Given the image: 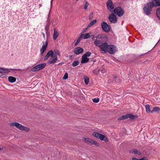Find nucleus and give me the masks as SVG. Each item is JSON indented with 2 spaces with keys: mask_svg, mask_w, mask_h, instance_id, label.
Segmentation results:
<instances>
[{
  "mask_svg": "<svg viewBox=\"0 0 160 160\" xmlns=\"http://www.w3.org/2000/svg\"><path fill=\"white\" fill-rule=\"evenodd\" d=\"M154 7H160V0H152V2H148L143 8L145 13L147 15H149Z\"/></svg>",
  "mask_w": 160,
  "mask_h": 160,
  "instance_id": "nucleus-1",
  "label": "nucleus"
},
{
  "mask_svg": "<svg viewBox=\"0 0 160 160\" xmlns=\"http://www.w3.org/2000/svg\"><path fill=\"white\" fill-rule=\"evenodd\" d=\"M46 65L45 63L39 64L32 68L31 71L33 72L39 71L44 68Z\"/></svg>",
  "mask_w": 160,
  "mask_h": 160,
  "instance_id": "nucleus-2",
  "label": "nucleus"
},
{
  "mask_svg": "<svg viewBox=\"0 0 160 160\" xmlns=\"http://www.w3.org/2000/svg\"><path fill=\"white\" fill-rule=\"evenodd\" d=\"M114 13L119 17H121L124 14V10L120 7H116L113 10Z\"/></svg>",
  "mask_w": 160,
  "mask_h": 160,
  "instance_id": "nucleus-3",
  "label": "nucleus"
},
{
  "mask_svg": "<svg viewBox=\"0 0 160 160\" xmlns=\"http://www.w3.org/2000/svg\"><path fill=\"white\" fill-rule=\"evenodd\" d=\"M109 45L107 42H105L99 46L100 50L103 53H106L108 49Z\"/></svg>",
  "mask_w": 160,
  "mask_h": 160,
  "instance_id": "nucleus-4",
  "label": "nucleus"
},
{
  "mask_svg": "<svg viewBox=\"0 0 160 160\" xmlns=\"http://www.w3.org/2000/svg\"><path fill=\"white\" fill-rule=\"evenodd\" d=\"M101 27L102 30L106 32H108L110 31V26L106 22H103L102 23Z\"/></svg>",
  "mask_w": 160,
  "mask_h": 160,
  "instance_id": "nucleus-5",
  "label": "nucleus"
},
{
  "mask_svg": "<svg viewBox=\"0 0 160 160\" xmlns=\"http://www.w3.org/2000/svg\"><path fill=\"white\" fill-rule=\"evenodd\" d=\"M84 141L88 143L91 145H94L95 146L97 147L99 146V144L96 141L93 140L92 139L84 138Z\"/></svg>",
  "mask_w": 160,
  "mask_h": 160,
  "instance_id": "nucleus-6",
  "label": "nucleus"
},
{
  "mask_svg": "<svg viewBox=\"0 0 160 160\" xmlns=\"http://www.w3.org/2000/svg\"><path fill=\"white\" fill-rule=\"evenodd\" d=\"M116 47V46L113 45H109L107 52L112 54H114L117 51L115 48Z\"/></svg>",
  "mask_w": 160,
  "mask_h": 160,
  "instance_id": "nucleus-7",
  "label": "nucleus"
},
{
  "mask_svg": "<svg viewBox=\"0 0 160 160\" xmlns=\"http://www.w3.org/2000/svg\"><path fill=\"white\" fill-rule=\"evenodd\" d=\"M84 52L83 49L81 47H78L74 48L72 51V52H74L75 55H78Z\"/></svg>",
  "mask_w": 160,
  "mask_h": 160,
  "instance_id": "nucleus-8",
  "label": "nucleus"
},
{
  "mask_svg": "<svg viewBox=\"0 0 160 160\" xmlns=\"http://www.w3.org/2000/svg\"><path fill=\"white\" fill-rule=\"evenodd\" d=\"M109 21L112 23H115L117 22V18L116 15L113 13H112L108 17Z\"/></svg>",
  "mask_w": 160,
  "mask_h": 160,
  "instance_id": "nucleus-9",
  "label": "nucleus"
},
{
  "mask_svg": "<svg viewBox=\"0 0 160 160\" xmlns=\"http://www.w3.org/2000/svg\"><path fill=\"white\" fill-rule=\"evenodd\" d=\"M108 9L110 11L114 8V6L112 0H108L106 3Z\"/></svg>",
  "mask_w": 160,
  "mask_h": 160,
  "instance_id": "nucleus-10",
  "label": "nucleus"
},
{
  "mask_svg": "<svg viewBox=\"0 0 160 160\" xmlns=\"http://www.w3.org/2000/svg\"><path fill=\"white\" fill-rule=\"evenodd\" d=\"M44 43L45 42H42L43 46L42 47V48L40 50V54L41 55H42L45 52L48 45V42L47 41L45 42V44H44Z\"/></svg>",
  "mask_w": 160,
  "mask_h": 160,
  "instance_id": "nucleus-11",
  "label": "nucleus"
},
{
  "mask_svg": "<svg viewBox=\"0 0 160 160\" xmlns=\"http://www.w3.org/2000/svg\"><path fill=\"white\" fill-rule=\"evenodd\" d=\"M10 125L12 127L15 126L17 128H18V129L21 130H22L23 126L21 124L17 122L11 123L10 124Z\"/></svg>",
  "mask_w": 160,
  "mask_h": 160,
  "instance_id": "nucleus-12",
  "label": "nucleus"
},
{
  "mask_svg": "<svg viewBox=\"0 0 160 160\" xmlns=\"http://www.w3.org/2000/svg\"><path fill=\"white\" fill-rule=\"evenodd\" d=\"M54 54V52L52 50L49 51L47 53L45 57L44 58V60L45 61L48 58L51 56L52 57Z\"/></svg>",
  "mask_w": 160,
  "mask_h": 160,
  "instance_id": "nucleus-13",
  "label": "nucleus"
},
{
  "mask_svg": "<svg viewBox=\"0 0 160 160\" xmlns=\"http://www.w3.org/2000/svg\"><path fill=\"white\" fill-rule=\"evenodd\" d=\"M89 58L88 57L82 55V57L81 63H86L89 62Z\"/></svg>",
  "mask_w": 160,
  "mask_h": 160,
  "instance_id": "nucleus-14",
  "label": "nucleus"
},
{
  "mask_svg": "<svg viewBox=\"0 0 160 160\" xmlns=\"http://www.w3.org/2000/svg\"><path fill=\"white\" fill-rule=\"evenodd\" d=\"M2 73H7L8 72H10V71H9V70H15V71H20L21 70L20 69H4L2 68Z\"/></svg>",
  "mask_w": 160,
  "mask_h": 160,
  "instance_id": "nucleus-15",
  "label": "nucleus"
},
{
  "mask_svg": "<svg viewBox=\"0 0 160 160\" xmlns=\"http://www.w3.org/2000/svg\"><path fill=\"white\" fill-rule=\"evenodd\" d=\"M99 139L101 141H104L105 142H107L108 141L107 137L102 134H101Z\"/></svg>",
  "mask_w": 160,
  "mask_h": 160,
  "instance_id": "nucleus-16",
  "label": "nucleus"
},
{
  "mask_svg": "<svg viewBox=\"0 0 160 160\" xmlns=\"http://www.w3.org/2000/svg\"><path fill=\"white\" fill-rule=\"evenodd\" d=\"M100 38H102V40H103V42H107L108 41V37L105 34H102L100 35Z\"/></svg>",
  "mask_w": 160,
  "mask_h": 160,
  "instance_id": "nucleus-17",
  "label": "nucleus"
},
{
  "mask_svg": "<svg viewBox=\"0 0 160 160\" xmlns=\"http://www.w3.org/2000/svg\"><path fill=\"white\" fill-rule=\"evenodd\" d=\"M53 30L54 33L53 35V39L54 40H55L58 37L59 34L55 28H54L53 29Z\"/></svg>",
  "mask_w": 160,
  "mask_h": 160,
  "instance_id": "nucleus-18",
  "label": "nucleus"
},
{
  "mask_svg": "<svg viewBox=\"0 0 160 160\" xmlns=\"http://www.w3.org/2000/svg\"><path fill=\"white\" fill-rule=\"evenodd\" d=\"M8 81L11 83H13L16 81V78L13 77L9 76L8 78Z\"/></svg>",
  "mask_w": 160,
  "mask_h": 160,
  "instance_id": "nucleus-19",
  "label": "nucleus"
},
{
  "mask_svg": "<svg viewBox=\"0 0 160 160\" xmlns=\"http://www.w3.org/2000/svg\"><path fill=\"white\" fill-rule=\"evenodd\" d=\"M128 114H127L125 115H122V116L118 118V120L120 121L128 118Z\"/></svg>",
  "mask_w": 160,
  "mask_h": 160,
  "instance_id": "nucleus-20",
  "label": "nucleus"
},
{
  "mask_svg": "<svg viewBox=\"0 0 160 160\" xmlns=\"http://www.w3.org/2000/svg\"><path fill=\"white\" fill-rule=\"evenodd\" d=\"M128 118H130V119L133 120L137 118L138 116L137 115H133L132 114H128Z\"/></svg>",
  "mask_w": 160,
  "mask_h": 160,
  "instance_id": "nucleus-21",
  "label": "nucleus"
},
{
  "mask_svg": "<svg viewBox=\"0 0 160 160\" xmlns=\"http://www.w3.org/2000/svg\"><path fill=\"white\" fill-rule=\"evenodd\" d=\"M92 33L91 32H90L88 33H86L83 36V38L84 39L88 38L91 37L92 35Z\"/></svg>",
  "mask_w": 160,
  "mask_h": 160,
  "instance_id": "nucleus-22",
  "label": "nucleus"
},
{
  "mask_svg": "<svg viewBox=\"0 0 160 160\" xmlns=\"http://www.w3.org/2000/svg\"><path fill=\"white\" fill-rule=\"evenodd\" d=\"M82 36L83 34H81L78 37V39H77L76 42L75 44V46H76L78 45V43L80 41L81 38L82 37Z\"/></svg>",
  "mask_w": 160,
  "mask_h": 160,
  "instance_id": "nucleus-23",
  "label": "nucleus"
},
{
  "mask_svg": "<svg viewBox=\"0 0 160 160\" xmlns=\"http://www.w3.org/2000/svg\"><path fill=\"white\" fill-rule=\"evenodd\" d=\"M160 111V108L158 107H154L153 109L151 110V113H153V112H159Z\"/></svg>",
  "mask_w": 160,
  "mask_h": 160,
  "instance_id": "nucleus-24",
  "label": "nucleus"
},
{
  "mask_svg": "<svg viewBox=\"0 0 160 160\" xmlns=\"http://www.w3.org/2000/svg\"><path fill=\"white\" fill-rule=\"evenodd\" d=\"M97 20L94 19L88 25V28H89L90 27L93 26L97 22Z\"/></svg>",
  "mask_w": 160,
  "mask_h": 160,
  "instance_id": "nucleus-25",
  "label": "nucleus"
},
{
  "mask_svg": "<svg viewBox=\"0 0 160 160\" xmlns=\"http://www.w3.org/2000/svg\"><path fill=\"white\" fill-rule=\"evenodd\" d=\"M57 61L55 58H53L51 60H49L48 62V63L49 64L55 63Z\"/></svg>",
  "mask_w": 160,
  "mask_h": 160,
  "instance_id": "nucleus-26",
  "label": "nucleus"
},
{
  "mask_svg": "<svg viewBox=\"0 0 160 160\" xmlns=\"http://www.w3.org/2000/svg\"><path fill=\"white\" fill-rule=\"evenodd\" d=\"M101 133L96 132H94L92 133V135L95 137L99 139Z\"/></svg>",
  "mask_w": 160,
  "mask_h": 160,
  "instance_id": "nucleus-27",
  "label": "nucleus"
},
{
  "mask_svg": "<svg viewBox=\"0 0 160 160\" xmlns=\"http://www.w3.org/2000/svg\"><path fill=\"white\" fill-rule=\"evenodd\" d=\"M146 111L147 112H151V110L150 109V106L149 104H147L145 105Z\"/></svg>",
  "mask_w": 160,
  "mask_h": 160,
  "instance_id": "nucleus-28",
  "label": "nucleus"
},
{
  "mask_svg": "<svg viewBox=\"0 0 160 160\" xmlns=\"http://www.w3.org/2000/svg\"><path fill=\"white\" fill-rule=\"evenodd\" d=\"M156 13L157 16L160 20V8H158L156 10Z\"/></svg>",
  "mask_w": 160,
  "mask_h": 160,
  "instance_id": "nucleus-29",
  "label": "nucleus"
},
{
  "mask_svg": "<svg viewBox=\"0 0 160 160\" xmlns=\"http://www.w3.org/2000/svg\"><path fill=\"white\" fill-rule=\"evenodd\" d=\"M84 78L85 83L86 85H87L88 83V82L89 81V78L88 77H87L86 76H84Z\"/></svg>",
  "mask_w": 160,
  "mask_h": 160,
  "instance_id": "nucleus-30",
  "label": "nucleus"
},
{
  "mask_svg": "<svg viewBox=\"0 0 160 160\" xmlns=\"http://www.w3.org/2000/svg\"><path fill=\"white\" fill-rule=\"evenodd\" d=\"M79 63V61L78 60L74 61L72 64V66L74 67H76L78 65Z\"/></svg>",
  "mask_w": 160,
  "mask_h": 160,
  "instance_id": "nucleus-31",
  "label": "nucleus"
},
{
  "mask_svg": "<svg viewBox=\"0 0 160 160\" xmlns=\"http://www.w3.org/2000/svg\"><path fill=\"white\" fill-rule=\"evenodd\" d=\"M101 41H98L97 40H95L94 42V43L96 45V46H98L99 47V46L100 45H99L100 43H101Z\"/></svg>",
  "mask_w": 160,
  "mask_h": 160,
  "instance_id": "nucleus-32",
  "label": "nucleus"
},
{
  "mask_svg": "<svg viewBox=\"0 0 160 160\" xmlns=\"http://www.w3.org/2000/svg\"><path fill=\"white\" fill-rule=\"evenodd\" d=\"M91 53V52L88 51L86 52L83 55L85 57H89Z\"/></svg>",
  "mask_w": 160,
  "mask_h": 160,
  "instance_id": "nucleus-33",
  "label": "nucleus"
},
{
  "mask_svg": "<svg viewBox=\"0 0 160 160\" xmlns=\"http://www.w3.org/2000/svg\"><path fill=\"white\" fill-rule=\"evenodd\" d=\"M30 130L29 128L23 126L22 128V131H24L26 132H28Z\"/></svg>",
  "mask_w": 160,
  "mask_h": 160,
  "instance_id": "nucleus-34",
  "label": "nucleus"
},
{
  "mask_svg": "<svg viewBox=\"0 0 160 160\" xmlns=\"http://www.w3.org/2000/svg\"><path fill=\"white\" fill-rule=\"evenodd\" d=\"M93 73L95 74L97 76L98 73V69L96 68L93 70L92 71Z\"/></svg>",
  "mask_w": 160,
  "mask_h": 160,
  "instance_id": "nucleus-35",
  "label": "nucleus"
},
{
  "mask_svg": "<svg viewBox=\"0 0 160 160\" xmlns=\"http://www.w3.org/2000/svg\"><path fill=\"white\" fill-rule=\"evenodd\" d=\"M54 51L55 54L58 55L59 56L60 55V52L58 50H54Z\"/></svg>",
  "mask_w": 160,
  "mask_h": 160,
  "instance_id": "nucleus-36",
  "label": "nucleus"
},
{
  "mask_svg": "<svg viewBox=\"0 0 160 160\" xmlns=\"http://www.w3.org/2000/svg\"><path fill=\"white\" fill-rule=\"evenodd\" d=\"M133 152L135 154H138L139 155H140L141 153L140 152H138V150L136 149H134L133 150Z\"/></svg>",
  "mask_w": 160,
  "mask_h": 160,
  "instance_id": "nucleus-37",
  "label": "nucleus"
},
{
  "mask_svg": "<svg viewBox=\"0 0 160 160\" xmlns=\"http://www.w3.org/2000/svg\"><path fill=\"white\" fill-rule=\"evenodd\" d=\"M68 78V74L67 73H65L62 78L63 80H66Z\"/></svg>",
  "mask_w": 160,
  "mask_h": 160,
  "instance_id": "nucleus-38",
  "label": "nucleus"
},
{
  "mask_svg": "<svg viewBox=\"0 0 160 160\" xmlns=\"http://www.w3.org/2000/svg\"><path fill=\"white\" fill-rule=\"evenodd\" d=\"M93 102L95 103H98L99 102V98H94V99H92Z\"/></svg>",
  "mask_w": 160,
  "mask_h": 160,
  "instance_id": "nucleus-39",
  "label": "nucleus"
},
{
  "mask_svg": "<svg viewBox=\"0 0 160 160\" xmlns=\"http://www.w3.org/2000/svg\"><path fill=\"white\" fill-rule=\"evenodd\" d=\"M89 4L88 3L87 1H86L85 5L84 6V8L85 9H87L88 7V6Z\"/></svg>",
  "mask_w": 160,
  "mask_h": 160,
  "instance_id": "nucleus-40",
  "label": "nucleus"
},
{
  "mask_svg": "<svg viewBox=\"0 0 160 160\" xmlns=\"http://www.w3.org/2000/svg\"><path fill=\"white\" fill-rule=\"evenodd\" d=\"M93 12H91L89 15V19H91L93 17Z\"/></svg>",
  "mask_w": 160,
  "mask_h": 160,
  "instance_id": "nucleus-41",
  "label": "nucleus"
},
{
  "mask_svg": "<svg viewBox=\"0 0 160 160\" xmlns=\"http://www.w3.org/2000/svg\"><path fill=\"white\" fill-rule=\"evenodd\" d=\"M48 27H49V25L48 24H47L46 26V27H45V29L47 31V32H46V34H48V32H47V31L49 29Z\"/></svg>",
  "mask_w": 160,
  "mask_h": 160,
  "instance_id": "nucleus-42",
  "label": "nucleus"
},
{
  "mask_svg": "<svg viewBox=\"0 0 160 160\" xmlns=\"http://www.w3.org/2000/svg\"><path fill=\"white\" fill-rule=\"evenodd\" d=\"M75 54H74L73 55H71L70 56L69 58L70 60H72V59L75 56Z\"/></svg>",
  "mask_w": 160,
  "mask_h": 160,
  "instance_id": "nucleus-43",
  "label": "nucleus"
},
{
  "mask_svg": "<svg viewBox=\"0 0 160 160\" xmlns=\"http://www.w3.org/2000/svg\"><path fill=\"white\" fill-rule=\"evenodd\" d=\"M0 77L2 78H6V75L5 74H2L0 75Z\"/></svg>",
  "mask_w": 160,
  "mask_h": 160,
  "instance_id": "nucleus-44",
  "label": "nucleus"
},
{
  "mask_svg": "<svg viewBox=\"0 0 160 160\" xmlns=\"http://www.w3.org/2000/svg\"><path fill=\"white\" fill-rule=\"evenodd\" d=\"M88 26L86 28H85L82 31V33H83L84 32H86L87 31V30L88 29Z\"/></svg>",
  "mask_w": 160,
  "mask_h": 160,
  "instance_id": "nucleus-45",
  "label": "nucleus"
},
{
  "mask_svg": "<svg viewBox=\"0 0 160 160\" xmlns=\"http://www.w3.org/2000/svg\"><path fill=\"white\" fill-rule=\"evenodd\" d=\"M57 55L55 54L54 55L53 54V56L52 58H55L57 60H58V57H57Z\"/></svg>",
  "mask_w": 160,
  "mask_h": 160,
  "instance_id": "nucleus-46",
  "label": "nucleus"
},
{
  "mask_svg": "<svg viewBox=\"0 0 160 160\" xmlns=\"http://www.w3.org/2000/svg\"><path fill=\"white\" fill-rule=\"evenodd\" d=\"M141 160H148V158L145 157H143L142 158H141Z\"/></svg>",
  "mask_w": 160,
  "mask_h": 160,
  "instance_id": "nucleus-47",
  "label": "nucleus"
},
{
  "mask_svg": "<svg viewBox=\"0 0 160 160\" xmlns=\"http://www.w3.org/2000/svg\"><path fill=\"white\" fill-rule=\"evenodd\" d=\"M141 159H138L135 157H134L132 158V160H141Z\"/></svg>",
  "mask_w": 160,
  "mask_h": 160,
  "instance_id": "nucleus-48",
  "label": "nucleus"
},
{
  "mask_svg": "<svg viewBox=\"0 0 160 160\" xmlns=\"http://www.w3.org/2000/svg\"><path fill=\"white\" fill-rule=\"evenodd\" d=\"M147 52H146V53H144V54H141V55H140V56H138V58H139L140 57H141V56H143V55H145V54H146Z\"/></svg>",
  "mask_w": 160,
  "mask_h": 160,
  "instance_id": "nucleus-49",
  "label": "nucleus"
},
{
  "mask_svg": "<svg viewBox=\"0 0 160 160\" xmlns=\"http://www.w3.org/2000/svg\"><path fill=\"white\" fill-rule=\"evenodd\" d=\"M2 68H0V73H2Z\"/></svg>",
  "mask_w": 160,
  "mask_h": 160,
  "instance_id": "nucleus-50",
  "label": "nucleus"
},
{
  "mask_svg": "<svg viewBox=\"0 0 160 160\" xmlns=\"http://www.w3.org/2000/svg\"><path fill=\"white\" fill-rule=\"evenodd\" d=\"M42 34L43 35V37L44 38H45V34H44V33L43 32H42Z\"/></svg>",
  "mask_w": 160,
  "mask_h": 160,
  "instance_id": "nucleus-51",
  "label": "nucleus"
},
{
  "mask_svg": "<svg viewBox=\"0 0 160 160\" xmlns=\"http://www.w3.org/2000/svg\"><path fill=\"white\" fill-rule=\"evenodd\" d=\"M63 62H61V63H59L58 64V65H60V64H63Z\"/></svg>",
  "mask_w": 160,
  "mask_h": 160,
  "instance_id": "nucleus-52",
  "label": "nucleus"
},
{
  "mask_svg": "<svg viewBox=\"0 0 160 160\" xmlns=\"http://www.w3.org/2000/svg\"><path fill=\"white\" fill-rule=\"evenodd\" d=\"M92 61H93L94 62H96V59H94V60H92Z\"/></svg>",
  "mask_w": 160,
  "mask_h": 160,
  "instance_id": "nucleus-53",
  "label": "nucleus"
},
{
  "mask_svg": "<svg viewBox=\"0 0 160 160\" xmlns=\"http://www.w3.org/2000/svg\"><path fill=\"white\" fill-rule=\"evenodd\" d=\"M92 39H94V36H93V37L92 38Z\"/></svg>",
  "mask_w": 160,
  "mask_h": 160,
  "instance_id": "nucleus-54",
  "label": "nucleus"
},
{
  "mask_svg": "<svg viewBox=\"0 0 160 160\" xmlns=\"http://www.w3.org/2000/svg\"><path fill=\"white\" fill-rule=\"evenodd\" d=\"M97 38H100V35H98V37H97Z\"/></svg>",
  "mask_w": 160,
  "mask_h": 160,
  "instance_id": "nucleus-55",
  "label": "nucleus"
},
{
  "mask_svg": "<svg viewBox=\"0 0 160 160\" xmlns=\"http://www.w3.org/2000/svg\"><path fill=\"white\" fill-rule=\"evenodd\" d=\"M98 73H99V71H100V69H98Z\"/></svg>",
  "mask_w": 160,
  "mask_h": 160,
  "instance_id": "nucleus-56",
  "label": "nucleus"
},
{
  "mask_svg": "<svg viewBox=\"0 0 160 160\" xmlns=\"http://www.w3.org/2000/svg\"><path fill=\"white\" fill-rule=\"evenodd\" d=\"M53 0H51V4H52V2Z\"/></svg>",
  "mask_w": 160,
  "mask_h": 160,
  "instance_id": "nucleus-57",
  "label": "nucleus"
},
{
  "mask_svg": "<svg viewBox=\"0 0 160 160\" xmlns=\"http://www.w3.org/2000/svg\"><path fill=\"white\" fill-rule=\"evenodd\" d=\"M1 150V148H0V150Z\"/></svg>",
  "mask_w": 160,
  "mask_h": 160,
  "instance_id": "nucleus-58",
  "label": "nucleus"
},
{
  "mask_svg": "<svg viewBox=\"0 0 160 160\" xmlns=\"http://www.w3.org/2000/svg\"><path fill=\"white\" fill-rule=\"evenodd\" d=\"M117 78V77H115V78Z\"/></svg>",
  "mask_w": 160,
  "mask_h": 160,
  "instance_id": "nucleus-59",
  "label": "nucleus"
},
{
  "mask_svg": "<svg viewBox=\"0 0 160 160\" xmlns=\"http://www.w3.org/2000/svg\"><path fill=\"white\" fill-rule=\"evenodd\" d=\"M77 0V1H78L79 0Z\"/></svg>",
  "mask_w": 160,
  "mask_h": 160,
  "instance_id": "nucleus-60",
  "label": "nucleus"
}]
</instances>
